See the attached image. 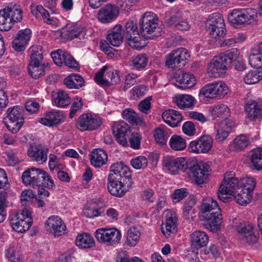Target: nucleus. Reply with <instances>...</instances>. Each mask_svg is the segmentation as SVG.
Segmentation results:
<instances>
[{"label": "nucleus", "mask_w": 262, "mask_h": 262, "mask_svg": "<svg viewBox=\"0 0 262 262\" xmlns=\"http://www.w3.org/2000/svg\"><path fill=\"white\" fill-rule=\"evenodd\" d=\"M209 114L212 119L215 121L216 140L218 142L223 141L235 125L234 122L229 119L230 115V108L226 104H219L210 108Z\"/></svg>", "instance_id": "obj_1"}, {"label": "nucleus", "mask_w": 262, "mask_h": 262, "mask_svg": "<svg viewBox=\"0 0 262 262\" xmlns=\"http://www.w3.org/2000/svg\"><path fill=\"white\" fill-rule=\"evenodd\" d=\"M23 11L19 5L9 3L6 7L0 10V30L8 31L15 23L21 21Z\"/></svg>", "instance_id": "obj_2"}, {"label": "nucleus", "mask_w": 262, "mask_h": 262, "mask_svg": "<svg viewBox=\"0 0 262 262\" xmlns=\"http://www.w3.org/2000/svg\"><path fill=\"white\" fill-rule=\"evenodd\" d=\"M256 9L249 8L233 9L228 15L229 22L235 28L252 24L257 20Z\"/></svg>", "instance_id": "obj_3"}, {"label": "nucleus", "mask_w": 262, "mask_h": 262, "mask_svg": "<svg viewBox=\"0 0 262 262\" xmlns=\"http://www.w3.org/2000/svg\"><path fill=\"white\" fill-rule=\"evenodd\" d=\"M229 89L225 82L217 80L209 83L202 87L199 92L200 100L206 101L207 99L213 98H223L229 93Z\"/></svg>", "instance_id": "obj_4"}, {"label": "nucleus", "mask_w": 262, "mask_h": 262, "mask_svg": "<svg viewBox=\"0 0 262 262\" xmlns=\"http://www.w3.org/2000/svg\"><path fill=\"white\" fill-rule=\"evenodd\" d=\"M232 171L226 172L220 185L218 197L223 202L228 201L230 196L235 195L238 191V179Z\"/></svg>", "instance_id": "obj_5"}, {"label": "nucleus", "mask_w": 262, "mask_h": 262, "mask_svg": "<svg viewBox=\"0 0 262 262\" xmlns=\"http://www.w3.org/2000/svg\"><path fill=\"white\" fill-rule=\"evenodd\" d=\"M238 191L235 200L241 205L248 204L252 199L256 181L253 177L247 176L238 179Z\"/></svg>", "instance_id": "obj_6"}, {"label": "nucleus", "mask_w": 262, "mask_h": 262, "mask_svg": "<svg viewBox=\"0 0 262 262\" xmlns=\"http://www.w3.org/2000/svg\"><path fill=\"white\" fill-rule=\"evenodd\" d=\"M141 33L146 38L160 35L161 29L159 26L158 18L151 12H145L140 20Z\"/></svg>", "instance_id": "obj_7"}, {"label": "nucleus", "mask_w": 262, "mask_h": 262, "mask_svg": "<svg viewBox=\"0 0 262 262\" xmlns=\"http://www.w3.org/2000/svg\"><path fill=\"white\" fill-rule=\"evenodd\" d=\"M125 38L128 45L136 50H140L147 45L146 40L140 36L136 23L132 20L126 23Z\"/></svg>", "instance_id": "obj_8"}, {"label": "nucleus", "mask_w": 262, "mask_h": 262, "mask_svg": "<svg viewBox=\"0 0 262 262\" xmlns=\"http://www.w3.org/2000/svg\"><path fill=\"white\" fill-rule=\"evenodd\" d=\"M30 62L28 66V71L31 76L35 79L43 74L44 70L41 64L42 53L40 47H31L29 50Z\"/></svg>", "instance_id": "obj_9"}, {"label": "nucleus", "mask_w": 262, "mask_h": 262, "mask_svg": "<svg viewBox=\"0 0 262 262\" xmlns=\"http://www.w3.org/2000/svg\"><path fill=\"white\" fill-rule=\"evenodd\" d=\"M209 166L203 162H200L187 168L185 171L188 177L197 185H202L206 181Z\"/></svg>", "instance_id": "obj_10"}, {"label": "nucleus", "mask_w": 262, "mask_h": 262, "mask_svg": "<svg viewBox=\"0 0 262 262\" xmlns=\"http://www.w3.org/2000/svg\"><path fill=\"white\" fill-rule=\"evenodd\" d=\"M228 64L221 54L215 56L207 66L206 72L209 77L217 78L223 77L227 70Z\"/></svg>", "instance_id": "obj_11"}, {"label": "nucleus", "mask_w": 262, "mask_h": 262, "mask_svg": "<svg viewBox=\"0 0 262 262\" xmlns=\"http://www.w3.org/2000/svg\"><path fill=\"white\" fill-rule=\"evenodd\" d=\"M7 114L4 119L5 124L9 131L16 133L24 123V118L20 109L17 106H14L8 108Z\"/></svg>", "instance_id": "obj_12"}, {"label": "nucleus", "mask_w": 262, "mask_h": 262, "mask_svg": "<svg viewBox=\"0 0 262 262\" xmlns=\"http://www.w3.org/2000/svg\"><path fill=\"white\" fill-rule=\"evenodd\" d=\"M60 36L62 38L68 40L74 38L81 40L88 37L85 27L78 23L67 24L61 29Z\"/></svg>", "instance_id": "obj_13"}, {"label": "nucleus", "mask_w": 262, "mask_h": 262, "mask_svg": "<svg viewBox=\"0 0 262 262\" xmlns=\"http://www.w3.org/2000/svg\"><path fill=\"white\" fill-rule=\"evenodd\" d=\"M187 50L179 48L167 54L165 56V65L169 69L178 68L180 64L184 66L190 58Z\"/></svg>", "instance_id": "obj_14"}, {"label": "nucleus", "mask_w": 262, "mask_h": 262, "mask_svg": "<svg viewBox=\"0 0 262 262\" xmlns=\"http://www.w3.org/2000/svg\"><path fill=\"white\" fill-rule=\"evenodd\" d=\"M213 140L208 135L201 136L199 139L190 142L188 145L189 152L195 154L208 153L212 148Z\"/></svg>", "instance_id": "obj_15"}, {"label": "nucleus", "mask_w": 262, "mask_h": 262, "mask_svg": "<svg viewBox=\"0 0 262 262\" xmlns=\"http://www.w3.org/2000/svg\"><path fill=\"white\" fill-rule=\"evenodd\" d=\"M187 167V161L184 157L166 156L163 159V169L169 174H177L180 170L185 172Z\"/></svg>", "instance_id": "obj_16"}, {"label": "nucleus", "mask_w": 262, "mask_h": 262, "mask_svg": "<svg viewBox=\"0 0 262 262\" xmlns=\"http://www.w3.org/2000/svg\"><path fill=\"white\" fill-rule=\"evenodd\" d=\"M97 241L107 246H114L118 244L121 237L120 231L116 228H99L95 232Z\"/></svg>", "instance_id": "obj_17"}, {"label": "nucleus", "mask_w": 262, "mask_h": 262, "mask_svg": "<svg viewBox=\"0 0 262 262\" xmlns=\"http://www.w3.org/2000/svg\"><path fill=\"white\" fill-rule=\"evenodd\" d=\"M107 185L109 192L113 195L121 196L130 188L133 184L132 179H126L123 177L117 180L109 174Z\"/></svg>", "instance_id": "obj_18"}, {"label": "nucleus", "mask_w": 262, "mask_h": 262, "mask_svg": "<svg viewBox=\"0 0 262 262\" xmlns=\"http://www.w3.org/2000/svg\"><path fill=\"white\" fill-rule=\"evenodd\" d=\"M32 214H12L9 217L12 229L20 233L28 230L31 226L33 220Z\"/></svg>", "instance_id": "obj_19"}, {"label": "nucleus", "mask_w": 262, "mask_h": 262, "mask_svg": "<svg viewBox=\"0 0 262 262\" xmlns=\"http://www.w3.org/2000/svg\"><path fill=\"white\" fill-rule=\"evenodd\" d=\"M101 123V118L97 115L86 113L79 117L77 127L81 131H92L98 128Z\"/></svg>", "instance_id": "obj_20"}, {"label": "nucleus", "mask_w": 262, "mask_h": 262, "mask_svg": "<svg viewBox=\"0 0 262 262\" xmlns=\"http://www.w3.org/2000/svg\"><path fill=\"white\" fill-rule=\"evenodd\" d=\"M52 58L54 63L61 66L64 64L68 68L77 70L79 68L78 63L67 51L58 49L53 51L51 54Z\"/></svg>", "instance_id": "obj_21"}, {"label": "nucleus", "mask_w": 262, "mask_h": 262, "mask_svg": "<svg viewBox=\"0 0 262 262\" xmlns=\"http://www.w3.org/2000/svg\"><path fill=\"white\" fill-rule=\"evenodd\" d=\"M238 240L243 244H253L257 240V236L253 233L254 226L249 222L240 223L237 227Z\"/></svg>", "instance_id": "obj_22"}, {"label": "nucleus", "mask_w": 262, "mask_h": 262, "mask_svg": "<svg viewBox=\"0 0 262 262\" xmlns=\"http://www.w3.org/2000/svg\"><path fill=\"white\" fill-rule=\"evenodd\" d=\"M167 21L179 30L187 31L190 28V25L184 13L177 8L171 9L170 16Z\"/></svg>", "instance_id": "obj_23"}, {"label": "nucleus", "mask_w": 262, "mask_h": 262, "mask_svg": "<svg viewBox=\"0 0 262 262\" xmlns=\"http://www.w3.org/2000/svg\"><path fill=\"white\" fill-rule=\"evenodd\" d=\"M42 170L35 167H31L26 170L22 174L23 183L27 186L33 188L40 185V177Z\"/></svg>", "instance_id": "obj_24"}, {"label": "nucleus", "mask_w": 262, "mask_h": 262, "mask_svg": "<svg viewBox=\"0 0 262 262\" xmlns=\"http://www.w3.org/2000/svg\"><path fill=\"white\" fill-rule=\"evenodd\" d=\"M119 14V10L116 6L108 4L98 11L97 18L103 24H108L116 20Z\"/></svg>", "instance_id": "obj_25"}, {"label": "nucleus", "mask_w": 262, "mask_h": 262, "mask_svg": "<svg viewBox=\"0 0 262 262\" xmlns=\"http://www.w3.org/2000/svg\"><path fill=\"white\" fill-rule=\"evenodd\" d=\"M201 214L200 221L204 222L203 226L212 232H217L220 229V224L222 220V214Z\"/></svg>", "instance_id": "obj_26"}, {"label": "nucleus", "mask_w": 262, "mask_h": 262, "mask_svg": "<svg viewBox=\"0 0 262 262\" xmlns=\"http://www.w3.org/2000/svg\"><path fill=\"white\" fill-rule=\"evenodd\" d=\"M112 130L119 144L123 146L128 145L127 137L129 130L125 122L123 121L115 122L112 126Z\"/></svg>", "instance_id": "obj_27"}, {"label": "nucleus", "mask_w": 262, "mask_h": 262, "mask_svg": "<svg viewBox=\"0 0 262 262\" xmlns=\"http://www.w3.org/2000/svg\"><path fill=\"white\" fill-rule=\"evenodd\" d=\"M46 228L55 236L61 235L66 229V226L62 220L57 215H53L48 218L45 224Z\"/></svg>", "instance_id": "obj_28"}, {"label": "nucleus", "mask_w": 262, "mask_h": 262, "mask_svg": "<svg viewBox=\"0 0 262 262\" xmlns=\"http://www.w3.org/2000/svg\"><path fill=\"white\" fill-rule=\"evenodd\" d=\"M65 117L60 111H50L46 113L45 117L39 119V122L47 126H57L64 121Z\"/></svg>", "instance_id": "obj_29"}, {"label": "nucleus", "mask_w": 262, "mask_h": 262, "mask_svg": "<svg viewBox=\"0 0 262 262\" xmlns=\"http://www.w3.org/2000/svg\"><path fill=\"white\" fill-rule=\"evenodd\" d=\"M31 35V31L29 29L19 31L12 42V47L14 50L17 51L24 50L30 40Z\"/></svg>", "instance_id": "obj_30"}, {"label": "nucleus", "mask_w": 262, "mask_h": 262, "mask_svg": "<svg viewBox=\"0 0 262 262\" xmlns=\"http://www.w3.org/2000/svg\"><path fill=\"white\" fill-rule=\"evenodd\" d=\"M162 117L164 122L172 127H177L183 119L179 112L173 109H169L163 112Z\"/></svg>", "instance_id": "obj_31"}, {"label": "nucleus", "mask_w": 262, "mask_h": 262, "mask_svg": "<svg viewBox=\"0 0 262 262\" xmlns=\"http://www.w3.org/2000/svg\"><path fill=\"white\" fill-rule=\"evenodd\" d=\"M249 64L252 68L262 65V41L258 45L251 49L248 56Z\"/></svg>", "instance_id": "obj_32"}, {"label": "nucleus", "mask_w": 262, "mask_h": 262, "mask_svg": "<svg viewBox=\"0 0 262 262\" xmlns=\"http://www.w3.org/2000/svg\"><path fill=\"white\" fill-rule=\"evenodd\" d=\"M246 112L248 117L251 120L262 119V100L252 101L248 103Z\"/></svg>", "instance_id": "obj_33"}, {"label": "nucleus", "mask_w": 262, "mask_h": 262, "mask_svg": "<svg viewBox=\"0 0 262 262\" xmlns=\"http://www.w3.org/2000/svg\"><path fill=\"white\" fill-rule=\"evenodd\" d=\"M190 239L191 248L198 249L206 246L209 237L205 232L198 230L191 234Z\"/></svg>", "instance_id": "obj_34"}, {"label": "nucleus", "mask_w": 262, "mask_h": 262, "mask_svg": "<svg viewBox=\"0 0 262 262\" xmlns=\"http://www.w3.org/2000/svg\"><path fill=\"white\" fill-rule=\"evenodd\" d=\"M171 134L170 129L164 125L157 127L154 131V138L156 143L160 145H166Z\"/></svg>", "instance_id": "obj_35"}, {"label": "nucleus", "mask_w": 262, "mask_h": 262, "mask_svg": "<svg viewBox=\"0 0 262 262\" xmlns=\"http://www.w3.org/2000/svg\"><path fill=\"white\" fill-rule=\"evenodd\" d=\"M107 159L106 152L102 149H95L91 152V163L95 167H100L103 166L106 164Z\"/></svg>", "instance_id": "obj_36"}, {"label": "nucleus", "mask_w": 262, "mask_h": 262, "mask_svg": "<svg viewBox=\"0 0 262 262\" xmlns=\"http://www.w3.org/2000/svg\"><path fill=\"white\" fill-rule=\"evenodd\" d=\"M48 149L45 148H39L32 146L28 150V155L34 160L40 164H42L47 160Z\"/></svg>", "instance_id": "obj_37"}, {"label": "nucleus", "mask_w": 262, "mask_h": 262, "mask_svg": "<svg viewBox=\"0 0 262 262\" xmlns=\"http://www.w3.org/2000/svg\"><path fill=\"white\" fill-rule=\"evenodd\" d=\"M173 100L176 104L181 109L192 108L196 102L193 96L187 94L177 95Z\"/></svg>", "instance_id": "obj_38"}, {"label": "nucleus", "mask_w": 262, "mask_h": 262, "mask_svg": "<svg viewBox=\"0 0 262 262\" xmlns=\"http://www.w3.org/2000/svg\"><path fill=\"white\" fill-rule=\"evenodd\" d=\"M177 81L180 85H176L181 89H190L197 83L196 77L193 74L190 73H183L178 77Z\"/></svg>", "instance_id": "obj_39"}, {"label": "nucleus", "mask_w": 262, "mask_h": 262, "mask_svg": "<svg viewBox=\"0 0 262 262\" xmlns=\"http://www.w3.org/2000/svg\"><path fill=\"white\" fill-rule=\"evenodd\" d=\"M111 176L113 177V174H118L120 178L122 177L126 179H131V172L129 168L122 162H118L113 164L111 167Z\"/></svg>", "instance_id": "obj_40"}, {"label": "nucleus", "mask_w": 262, "mask_h": 262, "mask_svg": "<svg viewBox=\"0 0 262 262\" xmlns=\"http://www.w3.org/2000/svg\"><path fill=\"white\" fill-rule=\"evenodd\" d=\"M107 39L112 46L119 47L122 43L123 39L121 26H116L107 34Z\"/></svg>", "instance_id": "obj_41"}, {"label": "nucleus", "mask_w": 262, "mask_h": 262, "mask_svg": "<svg viewBox=\"0 0 262 262\" xmlns=\"http://www.w3.org/2000/svg\"><path fill=\"white\" fill-rule=\"evenodd\" d=\"M95 82L100 86H107L110 85L109 67L105 66L95 74Z\"/></svg>", "instance_id": "obj_42"}, {"label": "nucleus", "mask_w": 262, "mask_h": 262, "mask_svg": "<svg viewBox=\"0 0 262 262\" xmlns=\"http://www.w3.org/2000/svg\"><path fill=\"white\" fill-rule=\"evenodd\" d=\"M75 244L77 246L82 249L91 248L95 246L93 237L87 233L78 235L75 240Z\"/></svg>", "instance_id": "obj_43"}, {"label": "nucleus", "mask_w": 262, "mask_h": 262, "mask_svg": "<svg viewBox=\"0 0 262 262\" xmlns=\"http://www.w3.org/2000/svg\"><path fill=\"white\" fill-rule=\"evenodd\" d=\"M64 83L70 89H79L84 84V79L79 75L72 74L68 75L64 80Z\"/></svg>", "instance_id": "obj_44"}, {"label": "nucleus", "mask_w": 262, "mask_h": 262, "mask_svg": "<svg viewBox=\"0 0 262 262\" xmlns=\"http://www.w3.org/2000/svg\"><path fill=\"white\" fill-rule=\"evenodd\" d=\"M148 60V59L146 54H139L132 57L130 65L133 69L140 71L147 66Z\"/></svg>", "instance_id": "obj_45"}, {"label": "nucleus", "mask_w": 262, "mask_h": 262, "mask_svg": "<svg viewBox=\"0 0 262 262\" xmlns=\"http://www.w3.org/2000/svg\"><path fill=\"white\" fill-rule=\"evenodd\" d=\"M243 81L248 85L257 83L262 80V74L260 69L256 70H250L243 76Z\"/></svg>", "instance_id": "obj_46"}, {"label": "nucleus", "mask_w": 262, "mask_h": 262, "mask_svg": "<svg viewBox=\"0 0 262 262\" xmlns=\"http://www.w3.org/2000/svg\"><path fill=\"white\" fill-rule=\"evenodd\" d=\"M170 148L175 151H182L187 146L186 140L178 135H172L169 141Z\"/></svg>", "instance_id": "obj_47"}, {"label": "nucleus", "mask_w": 262, "mask_h": 262, "mask_svg": "<svg viewBox=\"0 0 262 262\" xmlns=\"http://www.w3.org/2000/svg\"><path fill=\"white\" fill-rule=\"evenodd\" d=\"M53 99L55 104L61 107L68 105L71 102L68 93L63 90H60L54 94L53 95Z\"/></svg>", "instance_id": "obj_48"}, {"label": "nucleus", "mask_w": 262, "mask_h": 262, "mask_svg": "<svg viewBox=\"0 0 262 262\" xmlns=\"http://www.w3.org/2000/svg\"><path fill=\"white\" fill-rule=\"evenodd\" d=\"M201 208L204 213L210 211H212V213H218L221 211L217 202L211 198L203 200Z\"/></svg>", "instance_id": "obj_49"}, {"label": "nucleus", "mask_w": 262, "mask_h": 262, "mask_svg": "<svg viewBox=\"0 0 262 262\" xmlns=\"http://www.w3.org/2000/svg\"><path fill=\"white\" fill-rule=\"evenodd\" d=\"M173 215V214H171ZM178 218L175 215H171L166 220L165 227L162 226L161 230L165 236H169L175 231L177 226Z\"/></svg>", "instance_id": "obj_50"}, {"label": "nucleus", "mask_w": 262, "mask_h": 262, "mask_svg": "<svg viewBox=\"0 0 262 262\" xmlns=\"http://www.w3.org/2000/svg\"><path fill=\"white\" fill-rule=\"evenodd\" d=\"M206 26L207 28L215 27L216 26H225L222 15L219 13L211 14L206 20Z\"/></svg>", "instance_id": "obj_51"}, {"label": "nucleus", "mask_w": 262, "mask_h": 262, "mask_svg": "<svg viewBox=\"0 0 262 262\" xmlns=\"http://www.w3.org/2000/svg\"><path fill=\"white\" fill-rule=\"evenodd\" d=\"M139 0H117L116 7L119 11L129 12Z\"/></svg>", "instance_id": "obj_52"}, {"label": "nucleus", "mask_w": 262, "mask_h": 262, "mask_svg": "<svg viewBox=\"0 0 262 262\" xmlns=\"http://www.w3.org/2000/svg\"><path fill=\"white\" fill-rule=\"evenodd\" d=\"M228 65H230L233 61H235L241 57L240 52L236 48H232L221 53Z\"/></svg>", "instance_id": "obj_53"}, {"label": "nucleus", "mask_w": 262, "mask_h": 262, "mask_svg": "<svg viewBox=\"0 0 262 262\" xmlns=\"http://www.w3.org/2000/svg\"><path fill=\"white\" fill-rule=\"evenodd\" d=\"M249 143L248 138L244 135H240L234 139L233 146L235 150H241L246 148Z\"/></svg>", "instance_id": "obj_54"}, {"label": "nucleus", "mask_w": 262, "mask_h": 262, "mask_svg": "<svg viewBox=\"0 0 262 262\" xmlns=\"http://www.w3.org/2000/svg\"><path fill=\"white\" fill-rule=\"evenodd\" d=\"M140 236V232L136 228H130L127 232V244L130 246H135L138 242Z\"/></svg>", "instance_id": "obj_55"}, {"label": "nucleus", "mask_w": 262, "mask_h": 262, "mask_svg": "<svg viewBox=\"0 0 262 262\" xmlns=\"http://www.w3.org/2000/svg\"><path fill=\"white\" fill-rule=\"evenodd\" d=\"M123 118L133 125H137L140 121L136 113L132 108H126L122 112Z\"/></svg>", "instance_id": "obj_56"}, {"label": "nucleus", "mask_w": 262, "mask_h": 262, "mask_svg": "<svg viewBox=\"0 0 262 262\" xmlns=\"http://www.w3.org/2000/svg\"><path fill=\"white\" fill-rule=\"evenodd\" d=\"M251 161L255 169L258 170L262 169V148L253 150Z\"/></svg>", "instance_id": "obj_57"}, {"label": "nucleus", "mask_w": 262, "mask_h": 262, "mask_svg": "<svg viewBox=\"0 0 262 262\" xmlns=\"http://www.w3.org/2000/svg\"><path fill=\"white\" fill-rule=\"evenodd\" d=\"M148 90V88L144 85L135 86L130 91V97L133 100H137L144 96Z\"/></svg>", "instance_id": "obj_58"}, {"label": "nucleus", "mask_w": 262, "mask_h": 262, "mask_svg": "<svg viewBox=\"0 0 262 262\" xmlns=\"http://www.w3.org/2000/svg\"><path fill=\"white\" fill-rule=\"evenodd\" d=\"M7 258L11 262H23L24 256L21 254H16L14 247H9L5 251Z\"/></svg>", "instance_id": "obj_59"}, {"label": "nucleus", "mask_w": 262, "mask_h": 262, "mask_svg": "<svg viewBox=\"0 0 262 262\" xmlns=\"http://www.w3.org/2000/svg\"><path fill=\"white\" fill-rule=\"evenodd\" d=\"M209 30L212 42H215L225 34V26H216L215 27L207 28Z\"/></svg>", "instance_id": "obj_60"}, {"label": "nucleus", "mask_w": 262, "mask_h": 262, "mask_svg": "<svg viewBox=\"0 0 262 262\" xmlns=\"http://www.w3.org/2000/svg\"><path fill=\"white\" fill-rule=\"evenodd\" d=\"M138 75L136 73L133 72L128 73L125 77V82L124 86L123 87V90L126 91L135 83L139 82L140 81L138 80Z\"/></svg>", "instance_id": "obj_61"}, {"label": "nucleus", "mask_w": 262, "mask_h": 262, "mask_svg": "<svg viewBox=\"0 0 262 262\" xmlns=\"http://www.w3.org/2000/svg\"><path fill=\"white\" fill-rule=\"evenodd\" d=\"M147 158L142 156H138L130 161L132 166L136 169H141L145 168L147 165Z\"/></svg>", "instance_id": "obj_62"}, {"label": "nucleus", "mask_w": 262, "mask_h": 262, "mask_svg": "<svg viewBox=\"0 0 262 262\" xmlns=\"http://www.w3.org/2000/svg\"><path fill=\"white\" fill-rule=\"evenodd\" d=\"M188 194V192L186 188L177 189L171 194V199L173 203H178L183 198L187 196Z\"/></svg>", "instance_id": "obj_63"}, {"label": "nucleus", "mask_w": 262, "mask_h": 262, "mask_svg": "<svg viewBox=\"0 0 262 262\" xmlns=\"http://www.w3.org/2000/svg\"><path fill=\"white\" fill-rule=\"evenodd\" d=\"M141 135L137 132L132 133L129 137V141L130 146L135 149H138L140 147Z\"/></svg>", "instance_id": "obj_64"}]
</instances>
